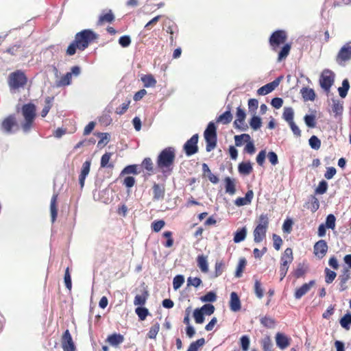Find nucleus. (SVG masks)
<instances>
[{"label":"nucleus","mask_w":351,"mask_h":351,"mask_svg":"<svg viewBox=\"0 0 351 351\" xmlns=\"http://www.w3.org/2000/svg\"><path fill=\"white\" fill-rule=\"evenodd\" d=\"M254 197V193L252 190H249L244 197H238L234 201L235 205L237 206H245L251 204Z\"/></svg>","instance_id":"20"},{"label":"nucleus","mask_w":351,"mask_h":351,"mask_svg":"<svg viewBox=\"0 0 351 351\" xmlns=\"http://www.w3.org/2000/svg\"><path fill=\"white\" fill-rule=\"evenodd\" d=\"M293 251L290 247L287 248L280 258V263L284 265H290L293 261Z\"/></svg>","instance_id":"27"},{"label":"nucleus","mask_w":351,"mask_h":351,"mask_svg":"<svg viewBox=\"0 0 351 351\" xmlns=\"http://www.w3.org/2000/svg\"><path fill=\"white\" fill-rule=\"evenodd\" d=\"M16 118L14 115H10L6 117L2 122L1 127L2 129L7 133H10L12 132V128L13 126L16 125Z\"/></svg>","instance_id":"19"},{"label":"nucleus","mask_w":351,"mask_h":351,"mask_svg":"<svg viewBox=\"0 0 351 351\" xmlns=\"http://www.w3.org/2000/svg\"><path fill=\"white\" fill-rule=\"evenodd\" d=\"M160 329V325L158 323L154 324L149 329L147 337L149 339H155Z\"/></svg>","instance_id":"57"},{"label":"nucleus","mask_w":351,"mask_h":351,"mask_svg":"<svg viewBox=\"0 0 351 351\" xmlns=\"http://www.w3.org/2000/svg\"><path fill=\"white\" fill-rule=\"evenodd\" d=\"M351 60V41L345 43L339 49L336 60L339 64Z\"/></svg>","instance_id":"8"},{"label":"nucleus","mask_w":351,"mask_h":351,"mask_svg":"<svg viewBox=\"0 0 351 351\" xmlns=\"http://www.w3.org/2000/svg\"><path fill=\"white\" fill-rule=\"evenodd\" d=\"M184 282V278L182 275H177L173 280V287L175 290L181 287Z\"/></svg>","instance_id":"51"},{"label":"nucleus","mask_w":351,"mask_h":351,"mask_svg":"<svg viewBox=\"0 0 351 351\" xmlns=\"http://www.w3.org/2000/svg\"><path fill=\"white\" fill-rule=\"evenodd\" d=\"M230 308L233 312H237L241 309V301L235 292L230 294Z\"/></svg>","instance_id":"22"},{"label":"nucleus","mask_w":351,"mask_h":351,"mask_svg":"<svg viewBox=\"0 0 351 351\" xmlns=\"http://www.w3.org/2000/svg\"><path fill=\"white\" fill-rule=\"evenodd\" d=\"M241 346L243 351H247L250 346V338L247 335H243L240 339Z\"/></svg>","instance_id":"58"},{"label":"nucleus","mask_w":351,"mask_h":351,"mask_svg":"<svg viewBox=\"0 0 351 351\" xmlns=\"http://www.w3.org/2000/svg\"><path fill=\"white\" fill-rule=\"evenodd\" d=\"M275 340L276 346L281 350L287 348L290 345L291 339L282 332L276 333Z\"/></svg>","instance_id":"13"},{"label":"nucleus","mask_w":351,"mask_h":351,"mask_svg":"<svg viewBox=\"0 0 351 351\" xmlns=\"http://www.w3.org/2000/svg\"><path fill=\"white\" fill-rule=\"evenodd\" d=\"M138 165H130L126 166L121 171V175L125 174H138L139 172L137 171Z\"/></svg>","instance_id":"44"},{"label":"nucleus","mask_w":351,"mask_h":351,"mask_svg":"<svg viewBox=\"0 0 351 351\" xmlns=\"http://www.w3.org/2000/svg\"><path fill=\"white\" fill-rule=\"evenodd\" d=\"M197 266L200 269V270L206 273L208 271V264L207 261V258L206 256L203 255H200L197 256Z\"/></svg>","instance_id":"31"},{"label":"nucleus","mask_w":351,"mask_h":351,"mask_svg":"<svg viewBox=\"0 0 351 351\" xmlns=\"http://www.w3.org/2000/svg\"><path fill=\"white\" fill-rule=\"evenodd\" d=\"M71 73L69 72L66 73L64 75H63L60 80L58 82V86H65L71 84Z\"/></svg>","instance_id":"41"},{"label":"nucleus","mask_w":351,"mask_h":351,"mask_svg":"<svg viewBox=\"0 0 351 351\" xmlns=\"http://www.w3.org/2000/svg\"><path fill=\"white\" fill-rule=\"evenodd\" d=\"M165 223L163 220L154 221L152 223V228L154 232H158L165 226Z\"/></svg>","instance_id":"62"},{"label":"nucleus","mask_w":351,"mask_h":351,"mask_svg":"<svg viewBox=\"0 0 351 351\" xmlns=\"http://www.w3.org/2000/svg\"><path fill=\"white\" fill-rule=\"evenodd\" d=\"M153 189V199L158 201L162 199L165 197V189L163 184L154 183L152 187Z\"/></svg>","instance_id":"17"},{"label":"nucleus","mask_w":351,"mask_h":351,"mask_svg":"<svg viewBox=\"0 0 351 351\" xmlns=\"http://www.w3.org/2000/svg\"><path fill=\"white\" fill-rule=\"evenodd\" d=\"M141 80L146 88L154 87L157 82L152 74L144 75L141 77Z\"/></svg>","instance_id":"28"},{"label":"nucleus","mask_w":351,"mask_h":351,"mask_svg":"<svg viewBox=\"0 0 351 351\" xmlns=\"http://www.w3.org/2000/svg\"><path fill=\"white\" fill-rule=\"evenodd\" d=\"M130 104V100H128L125 102L123 103L119 107L117 108L115 112L119 115L124 114L128 109Z\"/></svg>","instance_id":"61"},{"label":"nucleus","mask_w":351,"mask_h":351,"mask_svg":"<svg viewBox=\"0 0 351 351\" xmlns=\"http://www.w3.org/2000/svg\"><path fill=\"white\" fill-rule=\"evenodd\" d=\"M252 170V165L250 161L242 162L238 165V171L241 175H249Z\"/></svg>","instance_id":"25"},{"label":"nucleus","mask_w":351,"mask_h":351,"mask_svg":"<svg viewBox=\"0 0 351 351\" xmlns=\"http://www.w3.org/2000/svg\"><path fill=\"white\" fill-rule=\"evenodd\" d=\"M315 284V280H311L308 283H304L300 287L297 289L294 293V297L296 300L300 299L302 296L306 294L311 287H313Z\"/></svg>","instance_id":"14"},{"label":"nucleus","mask_w":351,"mask_h":351,"mask_svg":"<svg viewBox=\"0 0 351 351\" xmlns=\"http://www.w3.org/2000/svg\"><path fill=\"white\" fill-rule=\"evenodd\" d=\"M225 264L222 261L217 262L215 267L214 277L217 278L222 274L225 269Z\"/></svg>","instance_id":"56"},{"label":"nucleus","mask_w":351,"mask_h":351,"mask_svg":"<svg viewBox=\"0 0 351 351\" xmlns=\"http://www.w3.org/2000/svg\"><path fill=\"white\" fill-rule=\"evenodd\" d=\"M22 112L25 119H34L36 106L33 104H25L22 108Z\"/></svg>","instance_id":"18"},{"label":"nucleus","mask_w":351,"mask_h":351,"mask_svg":"<svg viewBox=\"0 0 351 351\" xmlns=\"http://www.w3.org/2000/svg\"><path fill=\"white\" fill-rule=\"evenodd\" d=\"M261 346L263 351H272V342L269 337L267 336L261 340Z\"/></svg>","instance_id":"45"},{"label":"nucleus","mask_w":351,"mask_h":351,"mask_svg":"<svg viewBox=\"0 0 351 351\" xmlns=\"http://www.w3.org/2000/svg\"><path fill=\"white\" fill-rule=\"evenodd\" d=\"M175 158L176 149L173 147L165 148L158 156L157 167L164 176H169L172 172Z\"/></svg>","instance_id":"2"},{"label":"nucleus","mask_w":351,"mask_h":351,"mask_svg":"<svg viewBox=\"0 0 351 351\" xmlns=\"http://www.w3.org/2000/svg\"><path fill=\"white\" fill-rule=\"evenodd\" d=\"M261 323L262 325H263L265 327L267 328H274L276 324V322L274 319L269 317H264L261 319Z\"/></svg>","instance_id":"52"},{"label":"nucleus","mask_w":351,"mask_h":351,"mask_svg":"<svg viewBox=\"0 0 351 351\" xmlns=\"http://www.w3.org/2000/svg\"><path fill=\"white\" fill-rule=\"evenodd\" d=\"M309 145L315 150H317L321 147V141L316 136H312L308 140Z\"/></svg>","instance_id":"50"},{"label":"nucleus","mask_w":351,"mask_h":351,"mask_svg":"<svg viewBox=\"0 0 351 351\" xmlns=\"http://www.w3.org/2000/svg\"><path fill=\"white\" fill-rule=\"evenodd\" d=\"M334 73L329 69H325L320 75L319 84L326 92H329L334 83Z\"/></svg>","instance_id":"7"},{"label":"nucleus","mask_w":351,"mask_h":351,"mask_svg":"<svg viewBox=\"0 0 351 351\" xmlns=\"http://www.w3.org/2000/svg\"><path fill=\"white\" fill-rule=\"evenodd\" d=\"M269 226V217L266 214H261L258 220V224L254 230V241L255 243H261L266 237V232Z\"/></svg>","instance_id":"3"},{"label":"nucleus","mask_w":351,"mask_h":351,"mask_svg":"<svg viewBox=\"0 0 351 351\" xmlns=\"http://www.w3.org/2000/svg\"><path fill=\"white\" fill-rule=\"evenodd\" d=\"M91 160H86L83 164L79 176V184L82 189L85 184V180L90 169Z\"/></svg>","instance_id":"12"},{"label":"nucleus","mask_w":351,"mask_h":351,"mask_svg":"<svg viewBox=\"0 0 351 351\" xmlns=\"http://www.w3.org/2000/svg\"><path fill=\"white\" fill-rule=\"evenodd\" d=\"M304 101H314L315 93L313 89L308 88H302L300 90Z\"/></svg>","instance_id":"29"},{"label":"nucleus","mask_w":351,"mask_h":351,"mask_svg":"<svg viewBox=\"0 0 351 351\" xmlns=\"http://www.w3.org/2000/svg\"><path fill=\"white\" fill-rule=\"evenodd\" d=\"M112 153L106 152L105 153L101 158V167H112L113 165L112 164H108L110 159L111 158Z\"/></svg>","instance_id":"47"},{"label":"nucleus","mask_w":351,"mask_h":351,"mask_svg":"<svg viewBox=\"0 0 351 351\" xmlns=\"http://www.w3.org/2000/svg\"><path fill=\"white\" fill-rule=\"evenodd\" d=\"M350 88V84L348 79H344L342 82V86L338 88L339 96L342 98L346 97L348 90Z\"/></svg>","instance_id":"35"},{"label":"nucleus","mask_w":351,"mask_h":351,"mask_svg":"<svg viewBox=\"0 0 351 351\" xmlns=\"http://www.w3.org/2000/svg\"><path fill=\"white\" fill-rule=\"evenodd\" d=\"M328 250V246L325 240H319L316 242L313 247V253L319 259L323 258Z\"/></svg>","instance_id":"10"},{"label":"nucleus","mask_w":351,"mask_h":351,"mask_svg":"<svg viewBox=\"0 0 351 351\" xmlns=\"http://www.w3.org/2000/svg\"><path fill=\"white\" fill-rule=\"evenodd\" d=\"M135 313L138 315L140 320L143 321L149 315V311L145 307L138 306L135 309Z\"/></svg>","instance_id":"42"},{"label":"nucleus","mask_w":351,"mask_h":351,"mask_svg":"<svg viewBox=\"0 0 351 351\" xmlns=\"http://www.w3.org/2000/svg\"><path fill=\"white\" fill-rule=\"evenodd\" d=\"M96 38V34L90 29H84L75 36L74 40L69 45L66 50V54L73 56L76 49L85 50L89 44Z\"/></svg>","instance_id":"1"},{"label":"nucleus","mask_w":351,"mask_h":351,"mask_svg":"<svg viewBox=\"0 0 351 351\" xmlns=\"http://www.w3.org/2000/svg\"><path fill=\"white\" fill-rule=\"evenodd\" d=\"M306 125L311 128L315 127V116L313 114H306L304 117Z\"/></svg>","instance_id":"53"},{"label":"nucleus","mask_w":351,"mask_h":351,"mask_svg":"<svg viewBox=\"0 0 351 351\" xmlns=\"http://www.w3.org/2000/svg\"><path fill=\"white\" fill-rule=\"evenodd\" d=\"M340 324L341 326L346 329H350V325H351V313H346L341 319H340Z\"/></svg>","instance_id":"40"},{"label":"nucleus","mask_w":351,"mask_h":351,"mask_svg":"<svg viewBox=\"0 0 351 351\" xmlns=\"http://www.w3.org/2000/svg\"><path fill=\"white\" fill-rule=\"evenodd\" d=\"M226 193L230 195H233L236 193L235 180L230 177L224 179Z\"/></svg>","instance_id":"23"},{"label":"nucleus","mask_w":351,"mask_h":351,"mask_svg":"<svg viewBox=\"0 0 351 351\" xmlns=\"http://www.w3.org/2000/svg\"><path fill=\"white\" fill-rule=\"evenodd\" d=\"M202 280L197 277H189L187 278L188 286H193L195 287H197L202 284Z\"/></svg>","instance_id":"63"},{"label":"nucleus","mask_w":351,"mask_h":351,"mask_svg":"<svg viewBox=\"0 0 351 351\" xmlns=\"http://www.w3.org/2000/svg\"><path fill=\"white\" fill-rule=\"evenodd\" d=\"M198 134H195L184 143L183 149L186 156H192L198 152Z\"/></svg>","instance_id":"9"},{"label":"nucleus","mask_w":351,"mask_h":351,"mask_svg":"<svg viewBox=\"0 0 351 351\" xmlns=\"http://www.w3.org/2000/svg\"><path fill=\"white\" fill-rule=\"evenodd\" d=\"M279 84V80L276 79L273 82L267 84L259 88L257 90V93L259 95H266L272 92Z\"/></svg>","instance_id":"16"},{"label":"nucleus","mask_w":351,"mask_h":351,"mask_svg":"<svg viewBox=\"0 0 351 351\" xmlns=\"http://www.w3.org/2000/svg\"><path fill=\"white\" fill-rule=\"evenodd\" d=\"M332 110L335 116L341 115L343 110V103L339 100H332Z\"/></svg>","instance_id":"36"},{"label":"nucleus","mask_w":351,"mask_h":351,"mask_svg":"<svg viewBox=\"0 0 351 351\" xmlns=\"http://www.w3.org/2000/svg\"><path fill=\"white\" fill-rule=\"evenodd\" d=\"M336 218L333 214H329L326 219V222L324 223L328 229H335Z\"/></svg>","instance_id":"48"},{"label":"nucleus","mask_w":351,"mask_h":351,"mask_svg":"<svg viewBox=\"0 0 351 351\" xmlns=\"http://www.w3.org/2000/svg\"><path fill=\"white\" fill-rule=\"evenodd\" d=\"M250 125L254 130H258L262 125L261 119L258 116H253L250 121Z\"/></svg>","instance_id":"43"},{"label":"nucleus","mask_w":351,"mask_h":351,"mask_svg":"<svg viewBox=\"0 0 351 351\" xmlns=\"http://www.w3.org/2000/svg\"><path fill=\"white\" fill-rule=\"evenodd\" d=\"M255 294L258 298H262L263 296V289L261 287V284L259 280H256L254 283Z\"/></svg>","instance_id":"64"},{"label":"nucleus","mask_w":351,"mask_h":351,"mask_svg":"<svg viewBox=\"0 0 351 351\" xmlns=\"http://www.w3.org/2000/svg\"><path fill=\"white\" fill-rule=\"evenodd\" d=\"M200 310L204 312V315H210L214 313L215 307L213 304H206L200 308Z\"/></svg>","instance_id":"59"},{"label":"nucleus","mask_w":351,"mask_h":351,"mask_svg":"<svg viewBox=\"0 0 351 351\" xmlns=\"http://www.w3.org/2000/svg\"><path fill=\"white\" fill-rule=\"evenodd\" d=\"M282 117L288 123L293 122L294 117V112L293 108L291 107L285 108Z\"/></svg>","instance_id":"33"},{"label":"nucleus","mask_w":351,"mask_h":351,"mask_svg":"<svg viewBox=\"0 0 351 351\" xmlns=\"http://www.w3.org/2000/svg\"><path fill=\"white\" fill-rule=\"evenodd\" d=\"M193 317L197 324H202L204 322V314L200 308H195L194 310Z\"/></svg>","instance_id":"49"},{"label":"nucleus","mask_w":351,"mask_h":351,"mask_svg":"<svg viewBox=\"0 0 351 351\" xmlns=\"http://www.w3.org/2000/svg\"><path fill=\"white\" fill-rule=\"evenodd\" d=\"M216 127L213 122H210L204 131V138L206 143V149L207 152H211L217 145V132Z\"/></svg>","instance_id":"5"},{"label":"nucleus","mask_w":351,"mask_h":351,"mask_svg":"<svg viewBox=\"0 0 351 351\" xmlns=\"http://www.w3.org/2000/svg\"><path fill=\"white\" fill-rule=\"evenodd\" d=\"M328 189V183L326 180H322L319 182L317 187L315 189L317 194L322 195L324 194Z\"/></svg>","instance_id":"55"},{"label":"nucleus","mask_w":351,"mask_h":351,"mask_svg":"<svg viewBox=\"0 0 351 351\" xmlns=\"http://www.w3.org/2000/svg\"><path fill=\"white\" fill-rule=\"evenodd\" d=\"M291 44L286 43L280 49V51L278 53V61L281 62L282 60H285L288 55L289 54L290 50H291Z\"/></svg>","instance_id":"32"},{"label":"nucleus","mask_w":351,"mask_h":351,"mask_svg":"<svg viewBox=\"0 0 351 351\" xmlns=\"http://www.w3.org/2000/svg\"><path fill=\"white\" fill-rule=\"evenodd\" d=\"M245 265H246V261L245 258H241L239 260V264L237 265V270L235 272L236 277L239 278L241 276L243 269L244 267L245 266Z\"/></svg>","instance_id":"60"},{"label":"nucleus","mask_w":351,"mask_h":351,"mask_svg":"<svg viewBox=\"0 0 351 351\" xmlns=\"http://www.w3.org/2000/svg\"><path fill=\"white\" fill-rule=\"evenodd\" d=\"M148 297V293L147 291H144L141 295H136L134 300V304L135 306H143L145 304L146 300Z\"/></svg>","instance_id":"34"},{"label":"nucleus","mask_w":351,"mask_h":351,"mask_svg":"<svg viewBox=\"0 0 351 351\" xmlns=\"http://www.w3.org/2000/svg\"><path fill=\"white\" fill-rule=\"evenodd\" d=\"M232 119V115L230 112V106L228 105L227 106V110L217 118V122L228 124L231 122Z\"/></svg>","instance_id":"26"},{"label":"nucleus","mask_w":351,"mask_h":351,"mask_svg":"<svg viewBox=\"0 0 351 351\" xmlns=\"http://www.w3.org/2000/svg\"><path fill=\"white\" fill-rule=\"evenodd\" d=\"M351 277V272L347 267H344L341 274L339 276V291H343L347 289L346 282Z\"/></svg>","instance_id":"15"},{"label":"nucleus","mask_w":351,"mask_h":351,"mask_svg":"<svg viewBox=\"0 0 351 351\" xmlns=\"http://www.w3.org/2000/svg\"><path fill=\"white\" fill-rule=\"evenodd\" d=\"M287 35L284 30H276L270 36L269 42L273 51H276L280 45L285 43Z\"/></svg>","instance_id":"6"},{"label":"nucleus","mask_w":351,"mask_h":351,"mask_svg":"<svg viewBox=\"0 0 351 351\" xmlns=\"http://www.w3.org/2000/svg\"><path fill=\"white\" fill-rule=\"evenodd\" d=\"M62 348L64 351H75V346L69 330H66L62 337Z\"/></svg>","instance_id":"11"},{"label":"nucleus","mask_w":351,"mask_h":351,"mask_svg":"<svg viewBox=\"0 0 351 351\" xmlns=\"http://www.w3.org/2000/svg\"><path fill=\"white\" fill-rule=\"evenodd\" d=\"M57 199H58V194L54 193L51 199V202H50V212H51L52 223H53L56 221L57 215H58Z\"/></svg>","instance_id":"24"},{"label":"nucleus","mask_w":351,"mask_h":351,"mask_svg":"<svg viewBox=\"0 0 351 351\" xmlns=\"http://www.w3.org/2000/svg\"><path fill=\"white\" fill-rule=\"evenodd\" d=\"M205 343V339L201 338L195 341L192 342L186 351H198L199 348Z\"/></svg>","instance_id":"38"},{"label":"nucleus","mask_w":351,"mask_h":351,"mask_svg":"<svg viewBox=\"0 0 351 351\" xmlns=\"http://www.w3.org/2000/svg\"><path fill=\"white\" fill-rule=\"evenodd\" d=\"M27 78L21 70H16L9 75L8 83L11 91L23 88L27 84Z\"/></svg>","instance_id":"4"},{"label":"nucleus","mask_w":351,"mask_h":351,"mask_svg":"<svg viewBox=\"0 0 351 351\" xmlns=\"http://www.w3.org/2000/svg\"><path fill=\"white\" fill-rule=\"evenodd\" d=\"M106 341L110 346L117 347L123 342L124 337L119 333H113L107 337Z\"/></svg>","instance_id":"21"},{"label":"nucleus","mask_w":351,"mask_h":351,"mask_svg":"<svg viewBox=\"0 0 351 351\" xmlns=\"http://www.w3.org/2000/svg\"><path fill=\"white\" fill-rule=\"evenodd\" d=\"M114 19V16L110 10L108 13H106L104 14H102L99 16L98 24L101 25L105 22L110 23Z\"/></svg>","instance_id":"39"},{"label":"nucleus","mask_w":351,"mask_h":351,"mask_svg":"<svg viewBox=\"0 0 351 351\" xmlns=\"http://www.w3.org/2000/svg\"><path fill=\"white\" fill-rule=\"evenodd\" d=\"M251 139L248 134H242L241 135L234 136V143L237 147H241L243 145V141H249Z\"/></svg>","instance_id":"37"},{"label":"nucleus","mask_w":351,"mask_h":351,"mask_svg":"<svg viewBox=\"0 0 351 351\" xmlns=\"http://www.w3.org/2000/svg\"><path fill=\"white\" fill-rule=\"evenodd\" d=\"M200 300L203 302H213L217 300V295L214 292L209 291L204 295L202 296Z\"/></svg>","instance_id":"54"},{"label":"nucleus","mask_w":351,"mask_h":351,"mask_svg":"<svg viewBox=\"0 0 351 351\" xmlns=\"http://www.w3.org/2000/svg\"><path fill=\"white\" fill-rule=\"evenodd\" d=\"M324 273L325 281L327 284H330L331 282H332L337 276V274L335 271L329 269L328 268L325 269Z\"/></svg>","instance_id":"46"},{"label":"nucleus","mask_w":351,"mask_h":351,"mask_svg":"<svg viewBox=\"0 0 351 351\" xmlns=\"http://www.w3.org/2000/svg\"><path fill=\"white\" fill-rule=\"evenodd\" d=\"M247 234V228L243 227L239 229L234 233L233 241L234 243H238L245 240Z\"/></svg>","instance_id":"30"}]
</instances>
